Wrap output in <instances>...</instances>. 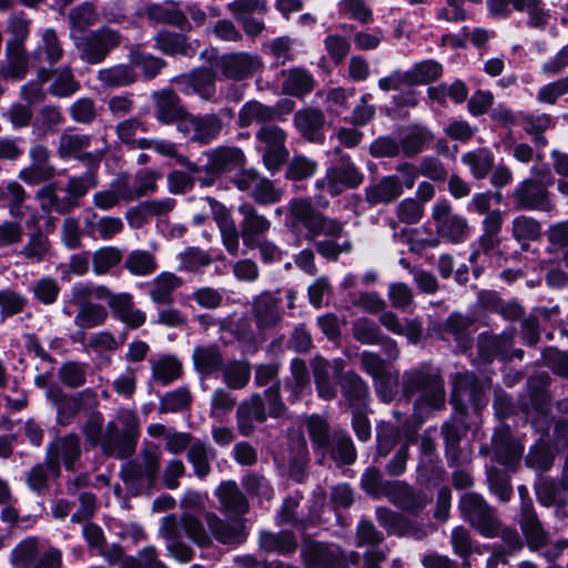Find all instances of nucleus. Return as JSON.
<instances>
[{"instance_id":"nucleus-1","label":"nucleus","mask_w":568,"mask_h":568,"mask_svg":"<svg viewBox=\"0 0 568 568\" xmlns=\"http://www.w3.org/2000/svg\"><path fill=\"white\" fill-rule=\"evenodd\" d=\"M403 395L414 403V417L424 423L428 416L445 406L446 392L440 371L429 363H420L404 372L402 377Z\"/></svg>"},{"instance_id":"nucleus-2","label":"nucleus","mask_w":568,"mask_h":568,"mask_svg":"<svg viewBox=\"0 0 568 568\" xmlns=\"http://www.w3.org/2000/svg\"><path fill=\"white\" fill-rule=\"evenodd\" d=\"M45 396L57 409V420L61 425L70 424L79 414L88 417L87 426H102L103 417L97 410L98 394L92 388H85L77 394L64 393L58 385H50Z\"/></svg>"},{"instance_id":"nucleus-3","label":"nucleus","mask_w":568,"mask_h":568,"mask_svg":"<svg viewBox=\"0 0 568 568\" xmlns=\"http://www.w3.org/2000/svg\"><path fill=\"white\" fill-rule=\"evenodd\" d=\"M555 178L549 168L532 169V176L519 182L510 194V200L517 211L551 212L555 202L549 189Z\"/></svg>"},{"instance_id":"nucleus-4","label":"nucleus","mask_w":568,"mask_h":568,"mask_svg":"<svg viewBox=\"0 0 568 568\" xmlns=\"http://www.w3.org/2000/svg\"><path fill=\"white\" fill-rule=\"evenodd\" d=\"M335 163L326 169L325 176L315 182L320 191L326 190L332 196L342 194L345 190L357 189L364 182V174L352 161L351 156L336 148Z\"/></svg>"},{"instance_id":"nucleus-5","label":"nucleus","mask_w":568,"mask_h":568,"mask_svg":"<svg viewBox=\"0 0 568 568\" xmlns=\"http://www.w3.org/2000/svg\"><path fill=\"white\" fill-rule=\"evenodd\" d=\"M463 518L485 538L498 536L500 521L495 509L477 493H466L459 500Z\"/></svg>"},{"instance_id":"nucleus-6","label":"nucleus","mask_w":568,"mask_h":568,"mask_svg":"<svg viewBox=\"0 0 568 568\" xmlns=\"http://www.w3.org/2000/svg\"><path fill=\"white\" fill-rule=\"evenodd\" d=\"M287 134L284 129L275 123L262 125L255 133L256 150L262 155L264 166L272 173H276L287 161L286 148Z\"/></svg>"},{"instance_id":"nucleus-7","label":"nucleus","mask_w":568,"mask_h":568,"mask_svg":"<svg viewBox=\"0 0 568 568\" xmlns=\"http://www.w3.org/2000/svg\"><path fill=\"white\" fill-rule=\"evenodd\" d=\"M121 34L109 27L90 31L74 38V45L82 61L99 64L121 43Z\"/></svg>"},{"instance_id":"nucleus-8","label":"nucleus","mask_w":568,"mask_h":568,"mask_svg":"<svg viewBox=\"0 0 568 568\" xmlns=\"http://www.w3.org/2000/svg\"><path fill=\"white\" fill-rule=\"evenodd\" d=\"M568 447V428H545L526 456V465L539 471L549 470L556 455Z\"/></svg>"},{"instance_id":"nucleus-9","label":"nucleus","mask_w":568,"mask_h":568,"mask_svg":"<svg viewBox=\"0 0 568 568\" xmlns=\"http://www.w3.org/2000/svg\"><path fill=\"white\" fill-rule=\"evenodd\" d=\"M276 292L263 291L255 295L248 308L250 318L260 336L277 329L283 320L282 298Z\"/></svg>"},{"instance_id":"nucleus-10","label":"nucleus","mask_w":568,"mask_h":568,"mask_svg":"<svg viewBox=\"0 0 568 568\" xmlns=\"http://www.w3.org/2000/svg\"><path fill=\"white\" fill-rule=\"evenodd\" d=\"M453 392L450 403L456 415L464 416L469 407L478 410L485 405L483 386L475 374L457 373L452 378Z\"/></svg>"},{"instance_id":"nucleus-11","label":"nucleus","mask_w":568,"mask_h":568,"mask_svg":"<svg viewBox=\"0 0 568 568\" xmlns=\"http://www.w3.org/2000/svg\"><path fill=\"white\" fill-rule=\"evenodd\" d=\"M313 446L323 453H329L334 459L351 465L356 459V450L352 439L341 429L308 428Z\"/></svg>"},{"instance_id":"nucleus-12","label":"nucleus","mask_w":568,"mask_h":568,"mask_svg":"<svg viewBox=\"0 0 568 568\" xmlns=\"http://www.w3.org/2000/svg\"><path fill=\"white\" fill-rule=\"evenodd\" d=\"M339 386L344 398L353 408V426H369L367 400L369 388L367 383L354 371L345 372L339 377Z\"/></svg>"},{"instance_id":"nucleus-13","label":"nucleus","mask_w":568,"mask_h":568,"mask_svg":"<svg viewBox=\"0 0 568 568\" xmlns=\"http://www.w3.org/2000/svg\"><path fill=\"white\" fill-rule=\"evenodd\" d=\"M215 67L222 79L244 81L261 71L263 62L257 54L246 51H236L217 57Z\"/></svg>"},{"instance_id":"nucleus-14","label":"nucleus","mask_w":568,"mask_h":568,"mask_svg":"<svg viewBox=\"0 0 568 568\" xmlns=\"http://www.w3.org/2000/svg\"><path fill=\"white\" fill-rule=\"evenodd\" d=\"M232 182L240 191L248 192L261 205L274 204L282 197V191L255 169H242Z\"/></svg>"},{"instance_id":"nucleus-15","label":"nucleus","mask_w":568,"mask_h":568,"mask_svg":"<svg viewBox=\"0 0 568 568\" xmlns=\"http://www.w3.org/2000/svg\"><path fill=\"white\" fill-rule=\"evenodd\" d=\"M176 89L185 95H196L203 101H213L216 95V74L206 67L192 69L172 79Z\"/></svg>"},{"instance_id":"nucleus-16","label":"nucleus","mask_w":568,"mask_h":568,"mask_svg":"<svg viewBox=\"0 0 568 568\" xmlns=\"http://www.w3.org/2000/svg\"><path fill=\"white\" fill-rule=\"evenodd\" d=\"M70 305L77 307L73 324L79 328L80 336L88 329L103 325L108 320L109 313L103 305L88 301L75 293L70 292V300L65 301L62 307V313L67 316L72 315Z\"/></svg>"},{"instance_id":"nucleus-17","label":"nucleus","mask_w":568,"mask_h":568,"mask_svg":"<svg viewBox=\"0 0 568 568\" xmlns=\"http://www.w3.org/2000/svg\"><path fill=\"white\" fill-rule=\"evenodd\" d=\"M433 219L437 233L453 242L465 241L468 235V224L465 217L453 213V207L447 200L438 201L433 207Z\"/></svg>"},{"instance_id":"nucleus-18","label":"nucleus","mask_w":568,"mask_h":568,"mask_svg":"<svg viewBox=\"0 0 568 568\" xmlns=\"http://www.w3.org/2000/svg\"><path fill=\"white\" fill-rule=\"evenodd\" d=\"M88 436L95 433L101 437L100 445L105 454L125 458L132 455L136 445L134 428H88Z\"/></svg>"},{"instance_id":"nucleus-19","label":"nucleus","mask_w":568,"mask_h":568,"mask_svg":"<svg viewBox=\"0 0 568 568\" xmlns=\"http://www.w3.org/2000/svg\"><path fill=\"white\" fill-rule=\"evenodd\" d=\"M301 555L308 568H346L344 552L335 545L306 539Z\"/></svg>"},{"instance_id":"nucleus-20","label":"nucleus","mask_w":568,"mask_h":568,"mask_svg":"<svg viewBox=\"0 0 568 568\" xmlns=\"http://www.w3.org/2000/svg\"><path fill=\"white\" fill-rule=\"evenodd\" d=\"M205 156L207 163L200 166V173L209 172L211 175H221L242 169L246 162L243 150L237 146L221 145L206 151Z\"/></svg>"},{"instance_id":"nucleus-21","label":"nucleus","mask_w":568,"mask_h":568,"mask_svg":"<svg viewBox=\"0 0 568 568\" xmlns=\"http://www.w3.org/2000/svg\"><path fill=\"white\" fill-rule=\"evenodd\" d=\"M92 142L90 134L74 132L72 129L64 130L59 136L57 153L60 159H79L88 161L91 164H98L102 159V153L84 152Z\"/></svg>"},{"instance_id":"nucleus-22","label":"nucleus","mask_w":568,"mask_h":568,"mask_svg":"<svg viewBox=\"0 0 568 568\" xmlns=\"http://www.w3.org/2000/svg\"><path fill=\"white\" fill-rule=\"evenodd\" d=\"M184 284L182 277L173 272H161L151 281L144 283V288L150 301L158 306H170L174 303V294Z\"/></svg>"},{"instance_id":"nucleus-23","label":"nucleus","mask_w":568,"mask_h":568,"mask_svg":"<svg viewBox=\"0 0 568 568\" xmlns=\"http://www.w3.org/2000/svg\"><path fill=\"white\" fill-rule=\"evenodd\" d=\"M51 152L44 144L34 143L30 146L31 163L19 172V178L28 184H39L54 176V168L50 164Z\"/></svg>"},{"instance_id":"nucleus-24","label":"nucleus","mask_w":568,"mask_h":568,"mask_svg":"<svg viewBox=\"0 0 568 568\" xmlns=\"http://www.w3.org/2000/svg\"><path fill=\"white\" fill-rule=\"evenodd\" d=\"M516 328L510 327L498 335L481 333L478 337V356L484 362L495 358L510 361V348L514 344Z\"/></svg>"},{"instance_id":"nucleus-25","label":"nucleus","mask_w":568,"mask_h":568,"mask_svg":"<svg viewBox=\"0 0 568 568\" xmlns=\"http://www.w3.org/2000/svg\"><path fill=\"white\" fill-rule=\"evenodd\" d=\"M385 496L396 507L409 513L417 514L432 500V496L424 490H414L402 481H393L386 487Z\"/></svg>"},{"instance_id":"nucleus-26","label":"nucleus","mask_w":568,"mask_h":568,"mask_svg":"<svg viewBox=\"0 0 568 568\" xmlns=\"http://www.w3.org/2000/svg\"><path fill=\"white\" fill-rule=\"evenodd\" d=\"M202 201L209 205L211 213L213 214L221 232L222 243L225 250L229 254L237 256L240 251L239 231L227 209L213 197L207 196Z\"/></svg>"},{"instance_id":"nucleus-27","label":"nucleus","mask_w":568,"mask_h":568,"mask_svg":"<svg viewBox=\"0 0 568 568\" xmlns=\"http://www.w3.org/2000/svg\"><path fill=\"white\" fill-rule=\"evenodd\" d=\"M491 447L496 460L509 468L519 463L524 453V445L511 435L509 428L495 429L491 437Z\"/></svg>"},{"instance_id":"nucleus-28","label":"nucleus","mask_w":568,"mask_h":568,"mask_svg":"<svg viewBox=\"0 0 568 568\" xmlns=\"http://www.w3.org/2000/svg\"><path fill=\"white\" fill-rule=\"evenodd\" d=\"M239 212L243 216L240 223L243 244L253 250L255 242L270 231L271 221L248 203L240 205Z\"/></svg>"},{"instance_id":"nucleus-29","label":"nucleus","mask_w":568,"mask_h":568,"mask_svg":"<svg viewBox=\"0 0 568 568\" xmlns=\"http://www.w3.org/2000/svg\"><path fill=\"white\" fill-rule=\"evenodd\" d=\"M204 519L212 537L223 545L237 546L247 538V531L242 521L227 523L214 513H206Z\"/></svg>"},{"instance_id":"nucleus-30","label":"nucleus","mask_w":568,"mask_h":568,"mask_svg":"<svg viewBox=\"0 0 568 568\" xmlns=\"http://www.w3.org/2000/svg\"><path fill=\"white\" fill-rule=\"evenodd\" d=\"M133 195L129 175L120 174L112 180L108 189L95 192L92 201L95 207L109 211L118 206L122 201L125 203L132 202Z\"/></svg>"},{"instance_id":"nucleus-31","label":"nucleus","mask_w":568,"mask_h":568,"mask_svg":"<svg viewBox=\"0 0 568 568\" xmlns=\"http://www.w3.org/2000/svg\"><path fill=\"white\" fill-rule=\"evenodd\" d=\"M403 194L400 178L397 175H386L376 182H371L364 189L365 202L369 207L376 205H388L396 201Z\"/></svg>"},{"instance_id":"nucleus-32","label":"nucleus","mask_w":568,"mask_h":568,"mask_svg":"<svg viewBox=\"0 0 568 568\" xmlns=\"http://www.w3.org/2000/svg\"><path fill=\"white\" fill-rule=\"evenodd\" d=\"M60 475V463L58 453L53 448H48L45 460L34 465L26 475L27 485L37 493L42 494L48 489V483L51 477Z\"/></svg>"},{"instance_id":"nucleus-33","label":"nucleus","mask_w":568,"mask_h":568,"mask_svg":"<svg viewBox=\"0 0 568 568\" xmlns=\"http://www.w3.org/2000/svg\"><path fill=\"white\" fill-rule=\"evenodd\" d=\"M280 118L281 112L276 108L250 100L240 108L236 123L246 129L253 124L270 125Z\"/></svg>"},{"instance_id":"nucleus-34","label":"nucleus","mask_w":568,"mask_h":568,"mask_svg":"<svg viewBox=\"0 0 568 568\" xmlns=\"http://www.w3.org/2000/svg\"><path fill=\"white\" fill-rule=\"evenodd\" d=\"M474 320L462 313L450 314L442 327L443 338H453L460 351L466 352L473 346L471 329Z\"/></svg>"},{"instance_id":"nucleus-35","label":"nucleus","mask_w":568,"mask_h":568,"mask_svg":"<svg viewBox=\"0 0 568 568\" xmlns=\"http://www.w3.org/2000/svg\"><path fill=\"white\" fill-rule=\"evenodd\" d=\"M39 78L42 82H47L51 78L53 79L49 88V92L57 98L70 97L80 89V82L75 80L70 67H62L53 70L41 68L39 71Z\"/></svg>"},{"instance_id":"nucleus-36","label":"nucleus","mask_w":568,"mask_h":568,"mask_svg":"<svg viewBox=\"0 0 568 568\" xmlns=\"http://www.w3.org/2000/svg\"><path fill=\"white\" fill-rule=\"evenodd\" d=\"M160 534L166 541L168 552L181 564H186L193 558L192 548L180 539L179 527L174 516L164 517L160 527Z\"/></svg>"},{"instance_id":"nucleus-37","label":"nucleus","mask_w":568,"mask_h":568,"mask_svg":"<svg viewBox=\"0 0 568 568\" xmlns=\"http://www.w3.org/2000/svg\"><path fill=\"white\" fill-rule=\"evenodd\" d=\"M520 526L530 549L538 550L546 545L548 534L544 530L531 501L521 504Z\"/></svg>"},{"instance_id":"nucleus-38","label":"nucleus","mask_w":568,"mask_h":568,"mask_svg":"<svg viewBox=\"0 0 568 568\" xmlns=\"http://www.w3.org/2000/svg\"><path fill=\"white\" fill-rule=\"evenodd\" d=\"M379 324L388 332L406 336L409 343L417 344L423 335L422 323L417 318H406L404 323L392 311H382L378 317Z\"/></svg>"},{"instance_id":"nucleus-39","label":"nucleus","mask_w":568,"mask_h":568,"mask_svg":"<svg viewBox=\"0 0 568 568\" xmlns=\"http://www.w3.org/2000/svg\"><path fill=\"white\" fill-rule=\"evenodd\" d=\"M325 122L323 112L318 109L300 110L294 115V125L297 131L310 142L320 143L324 136L322 128Z\"/></svg>"},{"instance_id":"nucleus-40","label":"nucleus","mask_w":568,"mask_h":568,"mask_svg":"<svg viewBox=\"0 0 568 568\" xmlns=\"http://www.w3.org/2000/svg\"><path fill=\"white\" fill-rule=\"evenodd\" d=\"M40 41L33 51V58L40 63L53 65L58 63L63 54V45L57 32L52 28L39 32Z\"/></svg>"},{"instance_id":"nucleus-41","label":"nucleus","mask_w":568,"mask_h":568,"mask_svg":"<svg viewBox=\"0 0 568 568\" xmlns=\"http://www.w3.org/2000/svg\"><path fill=\"white\" fill-rule=\"evenodd\" d=\"M28 69L26 47L6 44V58L0 62V78L22 79Z\"/></svg>"},{"instance_id":"nucleus-42","label":"nucleus","mask_w":568,"mask_h":568,"mask_svg":"<svg viewBox=\"0 0 568 568\" xmlns=\"http://www.w3.org/2000/svg\"><path fill=\"white\" fill-rule=\"evenodd\" d=\"M154 48L166 55L192 57L194 48L187 42L185 36L168 30H161L154 36Z\"/></svg>"},{"instance_id":"nucleus-43","label":"nucleus","mask_w":568,"mask_h":568,"mask_svg":"<svg viewBox=\"0 0 568 568\" xmlns=\"http://www.w3.org/2000/svg\"><path fill=\"white\" fill-rule=\"evenodd\" d=\"M64 122L61 108L57 105H43L32 122V134L38 139H45L50 134H54L58 128Z\"/></svg>"},{"instance_id":"nucleus-44","label":"nucleus","mask_w":568,"mask_h":568,"mask_svg":"<svg viewBox=\"0 0 568 568\" xmlns=\"http://www.w3.org/2000/svg\"><path fill=\"white\" fill-rule=\"evenodd\" d=\"M216 496L226 513L243 515L248 511V501L235 481L222 483L216 489Z\"/></svg>"},{"instance_id":"nucleus-45","label":"nucleus","mask_w":568,"mask_h":568,"mask_svg":"<svg viewBox=\"0 0 568 568\" xmlns=\"http://www.w3.org/2000/svg\"><path fill=\"white\" fill-rule=\"evenodd\" d=\"M97 79L103 88L114 89L134 83L138 80V74L131 63H121L100 69L97 72Z\"/></svg>"},{"instance_id":"nucleus-46","label":"nucleus","mask_w":568,"mask_h":568,"mask_svg":"<svg viewBox=\"0 0 568 568\" xmlns=\"http://www.w3.org/2000/svg\"><path fill=\"white\" fill-rule=\"evenodd\" d=\"M427 97L440 105H445L447 100L460 104L467 100L468 88L466 83L456 79L453 82H442L438 85L427 89Z\"/></svg>"},{"instance_id":"nucleus-47","label":"nucleus","mask_w":568,"mask_h":568,"mask_svg":"<svg viewBox=\"0 0 568 568\" xmlns=\"http://www.w3.org/2000/svg\"><path fill=\"white\" fill-rule=\"evenodd\" d=\"M291 376L284 382L290 392L288 400L294 403L310 390V376L304 359L294 358L290 364Z\"/></svg>"},{"instance_id":"nucleus-48","label":"nucleus","mask_w":568,"mask_h":568,"mask_svg":"<svg viewBox=\"0 0 568 568\" xmlns=\"http://www.w3.org/2000/svg\"><path fill=\"white\" fill-rule=\"evenodd\" d=\"M155 116L162 123H172L180 119L185 109L181 105L179 97L172 90H162L154 94Z\"/></svg>"},{"instance_id":"nucleus-49","label":"nucleus","mask_w":568,"mask_h":568,"mask_svg":"<svg viewBox=\"0 0 568 568\" xmlns=\"http://www.w3.org/2000/svg\"><path fill=\"white\" fill-rule=\"evenodd\" d=\"M149 19L158 23L171 24L181 29L189 26L187 18L173 1L154 3L146 8Z\"/></svg>"},{"instance_id":"nucleus-50","label":"nucleus","mask_w":568,"mask_h":568,"mask_svg":"<svg viewBox=\"0 0 568 568\" xmlns=\"http://www.w3.org/2000/svg\"><path fill=\"white\" fill-rule=\"evenodd\" d=\"M260 547L268 554L288 555L297 549V541L290 530L278 534L261 531Z\"/></svg>"},{"instance_id":"nucleus-51","label":"nucleus","mask_w":568,"mask_h":568,"mask_svg":"<svg viewBox=\"0 0 568 568\" xmlns=\"http://www.w3.org/2000/svg\"><path fill=\"white\" fill-rule=\"evenodd\" d=\"M37 197L40 201L41 209L47 212H55L58 214H67L78 207L67 193L59 195L54 185H47L38 191Z\"/></svg>"},{"instance_id":"nucleus-52","label":"nucleus","mask_w":568,"mask_h":568,"mask_svg":"<svg viewBox=\"0 0 568 568\" xmlns=\"http://www.w3.org/2000/svg\"><path fill=\"white\" fill-rule=\"evenodd\" d=\"M463 164L469 168L477 180L485 179L494 168L495 156L488 148H477L464 153L460 158Z\"/></svg>"},{"instance_id":"nucleus-53","label":"nucleus","mask_w":568,"mask_h":568,"mask_svg":"<svg viewBox=\"0 0 568 568\" xmlns=\"http://www.w3.org/2000/svg\"><path fill=\"white\" fill-rule=\"evenodd\" d=\"M283 73L285 75L282 84L284 93L300 98L308 94L314 89V77L306 69L293 68Z\"/></svg>"},{"instance_id":"nucleus-54","label":"nucleus","mask_w":568,"mask_h":568,"mask_svg":"<svg viewBox=\"0 0 568 568\" xmlns=\"http://www.w3.org/2000/svg\"><path fill=\"white\" fill-rule=\"evenodd\" d=\"M85 227L88 233L95 239L109 241L115 235L120 234L124 224L120 217L116 216H98L95 213L92 219H87Z\"/></svg>"},{"instance_id":"nucleus-55","label":"nucleus","mask_w":568,"mask_h":568,"mask_svg":"<svg viewBox=\"0 0 568 568\" xmlns=\"http://www.w3.org/2000/svg\"><path fill=\"white\" fill-rule=\"evenodd\" d=\"M195 369L203 375H212L222 368L223 356L216 345L197 346L192 355Z\"/></svg>"},{"instance_id":"nucleus-56","label":"nucleus","mask_w":568,"mask_h":568,"mask_svg":"<svg viewBox=\"0 0 568 568\" xmlns=\"http://www.w3.org/2000/svg\"><path fill=\"white\" fill-rule=\"evenodd\" d=\"M239 426H251L253 423L262 424L266 420L267 413L260 394H253L242 400L236 408Z\"/></svg>"},{"instance_id":"nucleus-57","label":"nucleus","mask_w":568,"mask_h":568,"mask_svg":"<svg viewBox=\"0 0 568 568\" xmlns=\"http://www.w3.org/2000/svg\"><path fill=\"white\" fill-rule=\"evenodd\" d=\"M182 363L174 355H163L151 363L152 378L166 386L182 376Z\"/></svg>"},{"instance_id":"nucleus-58","label":"nucleus","mask_w":568,"mask_h":568,"mask_svg":"<svg viewBox=\"0 0 568 568\" xmlns=\"http://www.w3.org/2000/svg\"><path fill=\"white\" fill-rule=\"evenodd\" d=\"M235 405L236 397L231 392L225 388H216L210 400V417L214 423H226Z\"/></svg>"},{"instance_id":"nucleus-59","label":"nucleus","mask_w":568,"mask_h":568,"mask_svg":"<svg viewBox=\"0 0 568 568\" xmlns=\"http://www.w3.org/2000/svg\"><path fill=\"white\" fill-rule=\"evenodd\" d=\"M178 270L187 273L203 272L212 263L211 255L196 246L186 247L178 254Z\"/></svg>"},{"instance_id":"nucleus-60","label":"nucleus","mask_w":568,"mask_h":568,"mask_svg":"<svg viewBox=\"0 0 568 568\" xmlns=\"http://www.w3.org/2000/svg\"><path fill=\"white\" fill-rule=\"evenodd\" d=\"M129 59L132 68L140 69L146 80L155 78L166 65V62L163 59L143 52L140 47H135L130 50Z\"/></svg>"},{"instance_id":"nucleus-61","label":"nucleus","mask_w":568,"mask_h":568,"mask_svg":"<svg viewBox=\"0 0 568 568\" xmlns=\"http://www.w3.org/2000/svg\"><path fill=\"white\" fill-rule=\"evenodd\" d=\"M511 235L526 247L530 241H536L541 235V224L538 220L527 216H516L511 222Z\"/></svg>"},{"instance_id":"nucleus-62","label":"nucleus","mask_w":568,"mask_h":568,"mask_svg":"<svg viewBox=\"0 0 568 568\" xmlns=\"http://www.w3.org/2000/svg\"><path fill=\"white\" fill-rule=\"evenodd\" d=\"M535 489L539 503L545 506H551L564 504L568 487L564 485L562 479L559 483L550 478H540Z\"/></svg>"},{"instance_id":"nucleus-63","label":"nucleus","mask_w":568,"mask_h":568,"mask_svg":"<svg viewBox=\"0 0 568 568\" xmlns=\"http://www.w3.org/2000/svg\"><path fill=\"white\" fill-rule=\"evenodd\" d=\"M222 120L216 114L196 115L193 142L209 144L222 131Z\"/></svg>"},{"instance_id":"nucleus-64","label":"nucleus","mask_w":568,"mask_h":568,"mask_svg":"<svg viewBox=\"0 0 568 568\" xmlns=\"http://www.w3.org/2000/svg\"><path fill=\"white\" fill-rule=\"evenodd\" d=\"M40 549L41 546L37 538H26L12 549L10 561L18 568H31Z\"/></svg>"}]
</instances>
